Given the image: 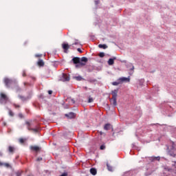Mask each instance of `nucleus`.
<instances>
[{
    "instance_id": "nucleus-46",
    "label": "nucleus",
    "mask_w": 176,
    "mask_h": 176,
    "mask_svg": "<svg viewBox=\"0 0 176 176\" xmlns=\"http://www.w3.org/2000/svg\"><path fill=\"white\" fill-rule=\"evenodd\" d=\"M16 176H20V173H16Z\"/></svg>"
},
{
    "instance_id": "nucleus-25",
    "label": "nucleus",
    "mask_w": 176,
    "mask_h": 176,
    "mask_svg": "<svg viewBox=\"0 0 176 176\" xmlns=\"http://www.w3.org/2000/svg\"><path fill=\"white\" fill-rule=\"evenodd\" d=\"M88 82H89L90 83H94V82H96V80L93 78H89L88 79Z\"/></svg>"
},
{
    "instance_id": "nucleus-31",
    "label": "nucleus",
    "mask_w": 176,
    "mask_h": 176,
    "mask_svg": "<svg viewBox=\"0 0 176 176\" xmlns=\"http://www.w3.org/2000/svg\"><path fill=\"white\" fill-rule=\"evenodd\" d=\"M80 65H86V63L80 62Z\"/></svg>"
},
{
    "instance_id": "nucleus-42",
    "label": "nucleus",
    "mask_w": 176,
    "mask_h": 176,
    "mask_svg": "<svg viewBox=\"0 0 176 176\" xmlns=\"http://www.w3.org/2000/svg\"><path fill=\"white\" fill-rule=\"evenodd\" d=\"M23 76H25V72H23Z\"/></svg>"
},
{
    "instance_id": "nucleus-48",
    "label": "nucleus",
    "mask_w": 176,
    "mask_h": 176,
    "mask_svg": "<svg viewBox=\"0 0 176 176\" xmlns=\"http://www.w3.org/2000/svg\"><path fill=\"white\" fill-rule=\"evenodd\" d=\"M39 56L38 55H36V57H38Z\"/></svg>"
},
{
    "instance_id": "nucleus-30",
    "label": "nucleus",
    "mask_w": 176,
    "mask_h": 176,
    "mask_svg": "<svg viewBox=\"0 0 176 176\" xmlns=\"http://www.w3.org/2000/svg\"><path fill=\"white\" fill-rule=\"evenodd\" d=\"M9 115L10 116H13V112L12 111H9Z\"/></svg>"
},
{
    "instance_id": "nucleus-47",
    "label": "nucleus",
    "mask_w": 176,
    "mask_h": 176,
    "mask_svg": "<svg viewBox=\"0 0 176 176\" xmlns=\"http://www.w3.org/2000/svg\"><path fill=\"white\" fill-rule=\"evenodd\" d=\"M48 74H50V71H47Z\"/></svg>"
},
{
    "instance_id": "nucleus-9",
    "label": "nucleus",
    "mask_w": 176,
    "mask_h": 176,
    "mask_svg": "<svg viewBox=\"0 0 176 176\" xmlns=\"http://www.w3.org/2000/svg\"><path fill=\"white\" fill-rule=\"evenodd\" d=\"M120 83H123V82H130V77L126 78V77H122L118 78Z\"/></svg>"
},
{
    "instance_id": "nucleus-21",
    "label": "nucleus",
    "mask_w": 176,
    "mask_h": 176,
    "mask_svg": "<svg viewBox=\"0 0 176 176\" xmlns=\"http://www.w3.org/2000/svg\"><path fill=\"white\" fill-rule=\"evenodd\" d=\"M28 130H32L34 131V133H38V131H39V128L37 129H30L28 128Z\"/></svg>"
},
{
    "instance_id": "nucleus-38",
    "label": "nucleus",
    "mask_w": 176,
    "mask_h": 176,
    "mask_svg": "<svg viewBox=\"0 0 176 176\" xmlns=\"http://www.w3.org/2000/svg\"><path fill=\"white\" fill-rule=\"evenodd\" d=\"M4 166H6V167H9V164H4Z\"/></svg>"
},
{
    "instance_id": "nucleus-34",
    "label": "nucleus",
    "mask_w": 176,
    "mask_h": 176,
    "mask_svg": "<svg viewBox=\"0 0 176 176\" xmlns=\"http://www.w3.org/2000/svg\"><path fill=\"white\" fill-rule=\"evenodd\" d=\"M48 94H53V91H52V90H49L48 91Z\"/></svg>"
},
{
    "instance_id": "nucleus-5",
    "label": "nucleus",
    "mask_w": 176,
    "mask_h": 176,
    "mask_svg": "<svg viewBox=\"0 0 176 176\" xmlns=\"http://www.w3.org/2000/svg\"><path fill=\"white\" fill-rule=\"evenodd\" d=\"M65 116H66L67 119H75V118H76V114L74 112H70L69 113L65 114Z\"/></svg>"
},
{
    "instance_id": "nucleus-22",
    "label": "nucleus",
    "mask_w": 176,
    "mask_h": 176,
    "mask_svg": "<svg viewBox=\"0 0 176 176\" xmlns=\"http://www.w3.org/2000/svg\"><path fill=\"white\" fill-rule=\"evenodd\" d=\"M151 159L152 160H157L159 162V160H160V157H152Z\"/></svg>"
},
{
    "instance_id": "nucleus-20",
    "label": "nucleus",
    "mask_w": 176,
    "mask_h": 176,
    "mask_svg": "<svg viewBox=\"0 0 176 176\" xmlns=\"http://www.w3.org/2000/svg\"><path fill=\"white\" fill-rule=\"evenodd\" d=\"M81 61L82 63H87V61H89V60L87 59V58L83 56V57L81 58Z\"/></svg>"
},
{
    "instance_id": "nucleus-44",
    "label": "nucleus",
    "mask_w": 176,
    "mask_h": 176,
    "mask_svg": "<svg viewBox=\"0 0 176 176\" xmlns=\"http://www.w3.org/2000/svg\"><path fill=\"white\" fill-rule=\"evenodd\" d=\"M0 166H3V164L2 162H0Z\"/></svg>"
},
{
    "instance_id": "nucleus-19",
    "label": "nucleus",
    "mask_w": 176,
    "mask_h": 176,
    "mask_svg": "<svg viewBox=\"0 0 176 176\" xmlns=\"http://www.w3.org/2000/svg\"><path fill=\"white\" fill-rule=\"evenodd\" d=\"M74 79H76V80H78V81L83 80V78L80 76L74 77Z\"/></svg>"
},
{
    "instance_id": "nucleus-36",
    "label": "nucleus",
    "mask_w": 176,
    "mask_h": 176,
    "mask_svg": "<svg viewBox=\"0 0 176 176\" xmlns=\"http://www.w3.org/2000/svg\"><path fill=\"white\" fill-rule=\"evenodd\" d=\"M77 51L79 52L80 53H82V50L80 48H78Z\"/></svg>"
},
{
    "instance_id": "nucleus-23",
    "label": "nucleus",
    "mask_w": 176,
    "mask_h": 176,
    "mask_svg": "<svg viewBox=\"0 0 176 176\" xmlns=\"http://www.w3.org/2000/svg\"><path fill=\"white\" fill-rule=\"evenodd\" d=\"M8 149H9V152H10V153H12L14 151V148L12 146H9Z\"/></svg>"
},
{
    "instance_id": "nucleus-6",
    "label": "nucleus",
    "mask_w": 176,
    "mask_h": 176,
    "mask_svg": "<svg viewBox=\"0 0 176 176\" xmlns=\"http://www.w3.org/2000/svg\"><path fill=\"white\" fill-rule=\"evenodd\" d=\"M60 80L62 82H68L69 80V76L65 74H63Z\"/></svg>"
},
{
    "instance_id": "nucleus-35",
    "label": "nucleus",
    "mask_w": 176,
    "mask_h": 176,
    "mask_svg": "<svg viewBox=\"0 0 176 176\" xmlns=\"http://www.w3.org/2000/svg\"><path fill=\"white\" fill-rule=\"evenodd\" d=\"M98 3H100V1H98V0L95 1V4L96 5H98Z\"/></svg>"
},
{
    "instance_id": "nucleus-15",
    "label": "nucleus",
    "mask_w": 176,
    "mask_h": 176,
    "mask_svg": "<svg viewBox=\"0 0 176 176\" xmlns=\"http://www.w3.org/2000/svg\"><path fill=\"white\" fill-rule=\"evenodd\" d=\"M104 130H111V124H106L104 126Z\"/></svg>"
},
{
    "instance_id": "nucleus-8",
    "label": "nucleus",
    "mask_w": 176,
    "mask_h": 176,
    "mask_svg": "<svg viewBox=\"0 0 176 176\" xmlns=\"http://www.w3.org/2000/svg\"><path fill=\"white\" fill-rule=\"evenodd\" d=\"M4 83L6 84V86H7V87H9V86H10L12 83H13V81L10 79L5 78Z\"/></svg>"
},
{
    "instance_id": "nucleus-43",
    "label": "nucleus",
    "mask_w": 176,
    "mask_h": 176,
    "mask_svg": "<svg viewBox=\"0 0 176 176\" xmlns=\"http://www.w3.org/2000/svg\"><path fill=\"white\" fill-rule=\"evenodd\" d=\"M45 78H50V75L45 76Z\"/></svg>"
},
{
    "instance_id": "nucleus-10",
    "label": "nucleus",
    "mask_w": 176,
    "mask_h": 176,
    "mask_svg": "<svg viewBox=\"0 0 176 176\" xmlns=\"http://www.w3.org/2000/svg\"><path fill=\"white\" fill-rule=\"evenodd\" d=\"M72 61H73L74 64H79L80 63V58L74 57L72 58Z\"/></svg>"
},
{
    "instance_id": "nucleus-16",
    "label": "nucleus",
    "mask_w": 176,
    "mask_h": 176,
    "mask_svg": "<svg viewBox=\"0 0 176 176\" xmlns=\"http://www.w3.org/2000/svg\"><path fill=\"white\" fill-rule=\"evenodd\" d=\"M39 67H43L44 65V63H43V60H39L37 63Z\"/></svg>"
},
{
    "instance_id": "nucleus-14",
    "label": "nucleus",
    "mask_w": 176,
    "mask_h": 176,
    "mask_svg": "<svg viewBox=\"0 0 176 176\" xmlns=\"http://www.w3.org/2000/svg\"><path fill=\"white\" fill-rule=\"evenodd\" d=\"M98 47L100 49H108V45H107L106 44H99Z\"/></svg>"
},
{
    "instance_id": "nucleus-26",
    "label": "nucleus",
    "mask_w": 176,
    "mask_h": 176,
    "mask_svg": "<svg viewBox=\"0 0 176 176\" xmlns=\"http://www.w3.org/2000/svg\"><path fill=\"white\" fill-rule=\"evenodd\" d=\"M100 149H101V151H104V149H105V144H102L100 147Z\"/></svg>"
},
{
    "instance_id": "nucleus-2",
    "label": "nucleus",
    "mask_w": 176,
    "mask_h": 176,
    "mask_svg": "<svg viewBox=\"0 0 176 176\" xmlns=\"http://www.w3.org/2000/svg\"><path fill=\"white\" fill-rule=\"evenodd\" d=\"M118 91H119L118 89H114L113 91H111L112 98L110 99V102L114 107H116V105H118V102H117Z\"/></svg>"
},
{
    "instance_id": "nucleus-29",
    "label": "nucleus",
    "mask_w": 176,
    "mask_h": 176,
    "mask_svg": "<svg viewBox=\"0 0 176 176\" xmlns=\"http://www.w3.org/2000/svg\"><path fill=\"white\" fill-rule=\"evenodd\" d=\"M19 142H20L21 144H23V142H24V139H23V138L19 139Z\"/></svg>"
},
{
    "instance_id": "nucleus-33",
    "label": "nucleus",
    "mask_w": 176,
    "mask_h": 176,
    "mask_svg": "<svg viewBox=\"0 0 176 176\" xmlns=\"http://www.w3.org/2000/svg\"><path fill=\"white\" fill-rule=\"evenodd\" d=\"M42 160V157H38L36 159V162H41Z\"/></svg>"
},
{
    "instance_id": "nucleus-17",
    "label": "nucleus",
    "mask_w": 176,
    "mask_h": 176,
    "mask_svg": "<svg viewBox=\"0 0 176 176\" xmlns=\"http://www.w3.org/2000/svg\"><path fill=\"white\" fill-rule=\"evenodd\" d=\"M107 170L109 171H113V168H112V166H110L109 164H108V163L107 164Z\"/></svg>"
},
{
    "instance_id": "nucleus-18",
    "label": "nucleus",
    "mask_w": 176,
    "mask_h": 176,
    "mask_svg": "<svg viewBox=\"0 0 176 176\" xmlns=\"http://www.w3.org/2000/svg\"><path fill=\"white\" fill-rule=\"evenodd\" d=\"M112 85H113V86H118V85H120V81L118 79L117 81L113 82Z\"/></svg>"
},
{
    "instance_id": "nucleus-12",
    "label": "nucleus",
    "mask_w": 176,
    "mask_h": 176,
    "mask_svg": "<svg viewBox=\"0 0 176 176\" xmlns=\"http://www.w3.org/2000/svg\"><path fill=\"white\" fill-rule=\"evenodd\" d=\"M62 47L65 51H67L69 49V45H68V43H63Z\"/></svg>"
},
{
    "instance_id": "nucleus-40",
    "label": "nucleus",
    "mask_w": 176,
    "mask_h": 176,
    "mask_svg": "<svg viewBox=\"0 0 176 176\" xmlns=\"http://www.w3.org/2000/svg\"><path fill=\"white\" fill-rule=\"evenodd\" d=\"M78 44H79V43L76 42V43H73L72 45H78Z\"/></svg>"
},
{
    "instance_id": "nucleus-11",
    "label": "nucleus",
    "mask_w": 176,
    "mask_h": 176,
    "mask_svg": "<svg viewBox=\"0 0 176 176\" xmlns=\"http://www.w3.org/2000/svg\"><path fill=\"white\" fill-rule=\"evenodd\" d=\"M115 60H116V57H113L112 58H109L108 60L109 65H113L115 64Z\"/></svg>"
},
{
    "instance_id": "nucleus-37",
    "label": "nucleus",
    "mask_w": 176,
    "mask_h": 176,
    "mask_svg": "<svg viewBox=\"0 0 176 176\" xmlns=\"http://www.w3.org/2000/svg\"><path fill=\"white\" fill-rule=\"evenodd\" d=\"M14 107H15V108H20V105L14 104Z\"/></svg>"
},
{
    "instance_id": "nucleus-1",
    "label": "nucleus",
    "mask_w": 176,
    "mask_h": 176,
    "mask_svg": "<svg viewBox=\"0 0 176 176\" xmlns=\"http://www.w3.org/2000/svg\"><path fill=\"white\" fill-rule=\"evenodd\" d=\"M176 162H173V164H172V167L170 168L168 166H164V174H166V173H168V174H170V173H174V174L176 173Z\"/></svg>"
},
{
    "instance_id": "nucleus-45",
    "label": "nucleus",
    "mask_w": 176,
    "mask_h": 176,
    "mask_svg": "<svg viewBox=\"0 0 176 176\" xmlns=\"http://www.w3.org/2000/svg\"><path fill=\"white\" fill-rule=\"evenodd\" d=\"M131 70H134V66L132 67Z\"/></svg>"
},
{
    "instance_id": "nucleus-32",
    "label": "nucleus",
    "mask_w": 176,
    "mask_h": 176,
    "mask_svg": "<svg viewBox=\"0 0 176 176\" xmlns=\"http://www.w3.org/2000/svg\"><path fill=\"white\" fill-rule=\"evenodd\" d=\"M60 176H68V173H64Z\"/></svg>"
},
{
    "instance_id": "nucleus-49",
    "label": "nucleus",
    "mask_w": 176,
    "mask_h": 176,
    "mask_svg": "<svg viewBox=\"0 0 176 176\" xmlns=\"http://www.w3.org/2000/svg\"><path fill=\"white\" fill-rule=\"evenodd\" d=\"M76 67H78V65H76Z\"/></svg>"
},
{
    "instance_id": "nucleus-4",
    "label": "nucleus",
    "mask_w": 176,
    "mask_h": 176,
    "mask_svg": "<svg viewBox=\"0 0 176 176\" xmlns=\"http://www.w3.org/2000/svg\"><path fill=\"white\" fill-rule=\"evenodd\" d=\"M9 101V98L5 94H1L0 102L1 104H6Z\"/></svg>"
},
{
    "instance_id": "nucleus-3",
    "label": "nucleus",
    "mask_w": 176,
    "mask_h": 176,
    "mask_svg": "<svg viewBox=\"0 0 176 176\" xmlns=\"http://www.w3.org/2000/svg\"><path fill=\"white\" fill-rule=\"evenodd\" d=\"M168 155H169V156H171L172 157H175L176 149L174 144L172 146L168 147Z\"/></svg>"
},
{
    "instance_id": "nucleus-39",
    "label": "nucleus",
    "mask_w": 176,
    "mask_h": 176,
    "mask_svg": "<svg viewBox=\"0 0 176 176\" xmlns=\"http://www.w3.org/2000/svg\"><path fill=\"white\" fill-rule=\"evenodd\" d=\"M19 118H23V114L20 113L19 114Z\"/></svg>"
},
{
    "instance_id": "nucleus-28",
    "label": "nucleus",
    "mask_w": 176,
    "mask_h": 176,
    "mask_svg": "<svg viewBox=\"0 0 176 176\" xmlns=\"http://www.w3.org/2000/svg\"><path fill=\"white\" fill-rule=\"evenodd\" d=\"M48 111H52V104H48Z\"/></svg>"
},
{
    "instance_id": "nucleus-7",
    "label": "nucleus",
    "mask_w": 176,
    "mask_h": 176,
    "mask_svg": "<svg viewBox=\"0 0 176 176\" xmlns=\"http://www.w3.org/2000/svg\"><path fill=\"white\" fill-rule=\"evenodd\" d=\"M30 149L33 151V152H40L41 151V147L37 146H30Z\"/></svg>"
},
{
    "instance_id": "nucleus-41",
    "label": "nucleus",
    "mask_w": 176,
    "mask_h": 176,
    "mask_svg": "<svg viewBox=\"0 0 176 176\" xmlns=\"http://www.w3.org/2000/svg\"><path fill=\"white\" fill-rule=\"evenodd\" d=\"M102 134H104V133L102 131H100V135H102Z\"/></svg>"
},
{
    "instance_id": "nucleus-13",
    "label": "nucleus",
    "mask_w": 176,
    "mask_h": 176,
    "mask_svg": "<svg viewBox=\"0 0 176 176\" xmlns=\"http://www.w3.org/2000/svg\"><path fill=\"white\" fill-rule=\"evenodd\" d=\"M90 173H91V174H92V175H96L97 174V169H96L94 168H91L90 169Z\"/></svg>"
},
{
    "instance_id": "nucleus-24",
    "label": "nucleus",
    "mask_w": 176,
    "mask_h": 176,
    "mask_svg": "<svg viewBox=\"0 0 176 176\" xmlns=\"http://www.w3.org/2000/svg\"><path fill=\"white\" fill-rule=\"evenodd\" d=\"M99 57H100L101 58H102V57H104L105 56V53L104 52H100L99 54H98Z\"/></svg>"
},
{
    "instance_id": "nucleus-27",
    "label": "nucleus",
    "mask_w": 176,
    "mask_h": 176,
    "mask_svg": "<svg viewBox=\"0 0 176 176\" xmlns=\"http://www.w3.org/2000/svg\"><path fill=\"white\" fill-rule=\"evenodd\" d=\"M93 101H94V100L93 99V98H89V100H88V102H89V103L93 102Z\"/></svg>"
}]
</instances>
